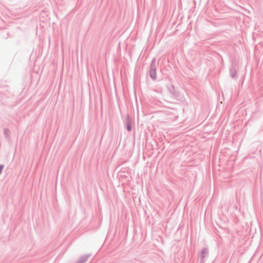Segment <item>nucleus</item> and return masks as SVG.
I'll use <instances>...</instances> for the list:
<instances>
[{
	"mask_svg": "<svg viewBox=\"0 0 263 263\" xmlns=\"http://www.w3.org/2000/svg\"><path fill=\"white\" fill-rule=\"evenodd\" d=\"M90 254H84L83 255H82L79 258L77 262L78 263H84L90 256Z\"/></svg>",
	"mask_w": 263,
	"mask_h": 263,
	"instance_id": "nucleus-4",
	"label": "nucleus"
},
{
	"mask_svg": "<svg viewBox=\"0 0 263 263\" xmlns=\"http://www.w3.org/2000/svg\"><path fill=\"white\" fill-rule=\"evenodd\" d=\"M9 130L8 128L4 129V134L5 137L7 138H9Z\"/></svg>",
	"mask_w": 263,
	"mask_h": 263,
	"instance_id": "nucleus-7",
	"label": "nucleus"
},
{
	"mask_svg": "<svg viewBox=\"0 0 263 263\" xmlns=\"http://www.w3.org/2000/svg\"><path fill=\"white\" fill-rule=\"evenodd\" d=\"M157 66L158 64L156 63V59L155 58H154L152 60L150 65L149 76L154 81L157 79L156 69Z\"/></svg>",
	"mask_w": 263,
	"mask_h": 263,
	"instance_id": "nucleus-1",
	"label": "nucleus"
},
{
	"mask_svg": "<svg viewBox=\"0 0 263 263\" xmlns=\"http://www.w3.org/2000/svg\"><path fill=\"white\" fill-rule=\"evenodd\" d=\"M76 263H78L77 262H76Z\"/></svg>",
	"mask_w": 263,
	"mask_h": 263,
	"instance_id": "nucleus-8",
	"label": "nucleus"
},
{
	"mask_svg": "<svg viewBox=\"0 0 263 263\" xmlns=\"http://www.w3.org/2000/svg\"><path fill=\"white\" fill-rule=\"evenodd\" d=\"M126 130L128 132H130L132 130V121L129 118V115L127 114L126 116Z\"/></svg>",
	"mask_w": 263,
	"mask_h": 263,
	"instance_id": "nucleus-5",
	"label": "nucleus"
},
{
	"mask_svg": "<svg viewBox=\"0 0 263 263\" xmlns=\"http://www.w3.org/2000/svg\"><path fill=\"white\" fill-rule=\"evenodd\" d=\"M236 66L237 64L235 63L234 62H232L229 67L230 75L231 77L234 80H237L238 78V70L236 68Z\"/></svg>",
	"mask_w": 263,
	"mask_h": 263,
	"instance_id": "nucleus-2",
	"label": "nucleus"
},
{
	"mask_svg": "<svg viewBox=\"0 0 263 263\" xmlns=\"http://www.w3.org/2000/svg\"><path fill=\"white\" fill-rule=\"evenodd\" d=\"M168 90L170 93H171L173 96H176L175 95V87L173 85H171L169 86H167Z\"/></svg>",
	"mask_w": 263,
	"mask_h": 263,
	"instance_id": "nucleus-6",
	"label": "nucleus"
},
{
	"mask_svg": "<svg viewBox=\"0 0 263 263\" xmlns=\"http://www.w3.org/2000/svg\"><path fill=\"white\" fill-rule=\"evenodd\" d=\"M209 253V249L207 247L203 248L200 252V258L199 263H204L205 262V258L208 255Z\"/></svg>",
	"mask_w": 263,
	"mask_h": 263,
	"instance_id": "nucleus-3",
	"label": "nucleus"
}]
</instances>
